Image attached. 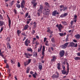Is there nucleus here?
I'll return each mask as SVG.
<instances>
[{
    "mask_svg": "<svg viewBox=\"0 0 80 80\" xmlns=\"http://www.w3.org/2000/svg\"><path fill=\"white\" fill-rule=\"evenodd\" d=\"M77 56L80 57V53H77Z\"/></svg>",
    "mask_w": 80,
    "mask_h": 80,
    "instance_id": "obj_64",
    "label": "nucleus"
},
{
    "mask_svg": "<svg viewBox=\"0 0 80 80\" xmlns=\"http://www.w3.org/2000/svg\"><path fill=\"white\" fill-rule=\"evenodd\" d=\"M6 40L7 41L10 42V37H7V38H6Z\"/></svg>",
    "mask_w": 80,
    "mask_h": 80,
    "instance_id": "obj_33",
    "label": "nucleus"
},
{
    "mask_svg": "<svg viewBox=\"0 0 80 80\" xmlns=\"http://www.w3.org/2000/svg\"><path fill=\"white\" fill-rule=\"evenodd\" d=\"M38 68H39L40 70H41V69H42V65H39V66H38Z\"/></svg>",
    "mask_w": 80,
    "mask_h": 80,
    "instance_id": "obj_37",
    "label": "nucleus"
},
{
    "mask_svg": "<svg viewBox=\"0 0 80 80\" xmlns=\"http://www.w3.org/2000/svg\"><path fill=\"white\" fill-rule=\"evenodd\" d=\"M43 9V6L42 5H40V10H42Z\"/></svg>",
    "mask_w": 80,
    "mask_h": 80,
    "instance_id": "obj_42",
    "label": "nucleus"
},
{
    "mask_svg": "<svg viewBox=\"0 0 80 80\" xmlns=\"http://www.w3.org/2000/svg\"><path fill=\"white\" fill-rule=\"evenodd\" d=\"M7 17L8 18V27L9 28V29L11 28V20H10V18L8 17V15H7Z\"/></svg>",
    "mask_w": 80,
    "mask_h": 80,
    "instance_id": "obj_11",
    "label": "nucleus"
},
{
    "mask_svg": "<svg viewBox=\"0 0 80 80\" xmlns=\"http://www.w3.org/2000/svg\"><path fill=\"white\" fill-rule=\"evenodd\" d=\"M14 1H12V2H11L10 3V5H11L12 6V5L13 4V3H14Z\"/></svg>",
    "mask_w": 80,
    "mask_h": 80,
    "instance_id": "obj_45",
    "label": "nucleus"
},
{
    "mask_svg": "<svg viewBox=\"0 0 80 80\" xmlns=\"http://www.w3.org/2000/svg\"><path fill=\"white\" fill-rule=\"evenodd\" d=\"M59 75H53V76H52V77H53V78H58V76Z\"/></svg>",
    "mask_w": 80,
    "mask_h": 80,
    "instance_id": "obj_40",
    "label": "nucleus"
},
{
    "mask_svg": "<svg viewBox=\"0 0 80 80\" xmlns=\"http://www.w3.org/2000/svg\"><path fill=\"white\" fill-rule=\"evenodd\" d=\"M66 65H67V67H68V66H69V65H68V62H66L64 61L63 62V65H66Z\"/></svg>",
    "mask_w": 80,
    "mask_h": 80,
    "instance_id": "obj_36",
    "label": "nucleus"
},
{
    "mask_svg": "<svg viewBox=\"0 0 80 80\" xmlns=\"http://www.w3.org/2000/svg\"><path fill=\"white\" fill-rule=\"evenodd\" d=\"M33 56L34 57H37L38 56V52H35L34 53V54L33 55Z\"/></svg>",
    "mask_w": 80,
    "mask_h": 80,
    "instance_id": "obj_31",
    "label": "nucleus"
},
{
    "mask_svg": "<svg viewBox=\"0 0 80 80\" xmlns=\"http://www.w3.org/2000/svg\"><path fill=\"white\" fill-rule=\"evenodd\" d=\"M2 30H3V28L2 27L1 28V29L0 30V32H1L2 31Z\"/></svg>",
    "mask_w": 80,
    "mask_h": 80,
    "instance_id": "obj_58",
    "label": "nucleus"
},
{
    "mask_svg": "<svg viewBox=\"0 0 80 80\" xmlns=\"http://www.w3.org/2000/svg\"><path fill=\"white\" fill-rule=\"evenodd\" d=\"M21 4V7L22 8H24V4Z\"/></svg>",
    "mask_w": 80,
    "mask_h": 80,
    "instance_id": "obj_52",
    "label": "nucleus"
},
{
    "mask_svg": "<svg viewBox=\"0 0 80 80\" xmlns=\"http://www.w3.org/2000/svg\"><path fill=\"white\" fill-rule=\"evenodd\" d=\"M7 47H8V48L11 49L12 48L10 46V44H9L8 43V44H7Z\"/></svg>",
    "mask_w": 80,
    "mask_h": 80,
    "instance_id": "obj_27",
    "label": "nucleus"
},
{
    "mask_svg": "<svg viewBox=\"0 0 80 80\" xmlns=\"http://www.w3.org/2000/svg\"><path fill=\"white\" fill-rule=\"evenodd\" d=\"M60 8H63V7H64V6L63 5H61L60 6Z\"/></svg>",
    "mask_w": 80,
    "mask_h": 80,
    "instance_id": "obj_57",
    "label": "nucleus"
},
{
    "mask_svg": "<svg viewBox=\"0 0 80 80\" xmlns=\"http://www.w3.org/2000/svg\"><path fill=\"white\" fill-rule=\"evenodd\" d=\"M30 68H29V67H28L27 68V73H29V71H30Z\"/></svg>",
    "mask_w": 80,
    "mask_h": 80,
    "instance_id": "obj_35",
    "label": "nucleus"
},
{
    "mask_svg": "<svg viewBox=\"0 0 80 80\" xmlns=\"http://www.w3.org/2000/svg\"><path fill=\"white\" fill-rule=\"evenodd\" d=\"M9 68V66L8 64H6V68Z\"/></svg>",
    "mask_w": 80,
    "mask_h": 80,
    "instance_id": "obj_61",
    "label": "nucleus"
},
{
    "mask_svg": "<svg viewBox=\"0 0 80 80\" xmlns=\"http://www.w3.org/2000/svg\"><path fill=\"white\" fill-rule=\"evenodd\" d=\"M68 15V13L67 12L64 13V14H62V15H61L60 16V17L61 18H63L66 17Z\"/></svg>",
    "mask_w": 80,
    "mask_h": 80,
    "instance_id": "obj_10",
    "label": "nucleus"
},
{
    "mask_svg": "<svg viewBox=\"0 0 80 80\" xmlns=\"http://www.w3.org/2000/svg\"><path fill=\"white\" fill-rule=\"evenodd\" d=\"M28 28V25L26 24L25 26H24V29L22 30V31H24V30H27Z\"/></svg>",
    "mask_w": 80,
    "mask_h": 80,
    "instance_id": "obj_13",
    "label": "nucleus"
},
{
    "mask_svg": "<svg viewBox=\"0 0 80 80\" xmlns=\"http://www.w3.org/2000/svg\"><path fill=\"white\" fill-rule=\"evenodd\" d=\"M57 69L60 70V63H58L57 64Z\"/></svg>",
    "mask_w": 80,
    "mask_h": 80,
    "instance_id": "obj_19",
    "label": "nucleus"
},
{
    "mask_svg": "<svg viewBox=\"0 0 80 80\" xmlns=\"http://www.w3.org/2000/svg\"><path fill=\"white\" fill-rule=\"evenodd\" d=\"M64 53L65 52L63 50H62L59 52V56H60L61 57H63Z\"/></svg>",
    "mask_w": 80,
    "mask_h": 80,
    "instance_id": "obj_7",
    "label": "nucleus"
},
{
    "mask_svg": "<svg viewBox=\"0 0 80 80\" xmlns=\"http://www.w3.org/2000/svg\"><path fill=\"white\" fill-rule=\"evenodd\" d=\"M32 54H30L28 53H24V56H25L27 58H30V57H31V56H32Z\"/></svg>",
    "mask_w": 80,
    "mask_h": 80,
    "instance_id": "obj_3",
    "label": "nucleus"
},
{
    "mask_svg": "<svg viewBox=\"0 0 80 80\" xmlns=\"http://www.w3.org/2000/svg\"><path fill=\"white\" fill-rule=\"evenodd\" d=\"M41 13H42V10H38L37 12L38 16H40V14H41Z\"/></svg>",
    "mask_w": 80,
    "mask_h": 80,
    "instance_id": "obj_16",
    "label": "nucleus"
},
{
    "mask_svg": "<svg viewBox=\"0 0 80 80\" xmlns=\"http://www.w3.org/2000/svg\"><path fill=\"white\" fill-rule=\"evenodd\" d=\"M38 75V73H37L36 72H34V74H33L32 76H33V77L34 78H36V76Z\"/></svg>",
    "mask_w": 80,
    "mask_h": 80,
    "instance_id": "obj_24",
    "label": "nucleus"
},
{
    "mask_svg": "<svg viewBox=\"0 0 80 80\" xmlns=\"http://www.w3.org/2000/svg\"><path fill=\"white\" fill-rule=\"evenodd\" d=\"M3 18L2 16V15L0 14V19H1V20H2Z\"/></svg>",
    "mask_w": 80,
    "mask_h": 80,
    "instance_id": "obj_49",
    "label": "nucleus"
},
{
    "mask_svg": "<svg viewBox=\"0 0 80 80\" xmlns=\"http://www.w3.org/2000/svg\"><path fill=\"white\" fill-rule=\"evenodd\" d=\"M52 46H53V47H54L55 46H56V45L55 44H52Z\"/></svg>",
    "mask_w": 80,
    "mask_h": 80,
    "instance_id": "obj_59",
    "label": "nucleus"
},
{
    "mask_svg": "<svg viewBox=\"0 0 80 80\" xmlns=\"http://www.w3.org/2000/svg\"><path fill=\"white\" fill-rule=\"evenodd\" d=\"M59 36L61 37H63L66 35V32H64V33H59Z\"/></svg>",
    "mask_w": 80,
    "mask_h": 80,
    "instance_id": "obj_12",
    "label": "nucleus"
},
{
    "mask_svg": "<svg viewBox=\"0 0 80 80\" xmlns=\"http://www.w3.org/2000/svg\"><path fill=\"white\" fill-rule=\"evenodd\" d=\"M52 14H53V16H55L57 14H59V12H57L56 11H54L53 12Z\"/></svg>",
    "mask_w": 80,
    "mask_h": 80,
    "instance_id": "obj_14",
    "label": "nucleus"
},
{
    "mask_svg": "<svg viewBox=\"0 0 80 80\" xmlns=\"http://www.w3.org/2000/svg\"><path fill=\"white\" fill-rule=\"evenodd\" d=\"M42 51V55H43V56L41 57V59H43V57H44V51H45V47L43 46V49Z\"/></svg>",
    "mask_w": 80,
    "mask_h": 80,
    "instance_id": "obj_6",
    "label": "nucleus"
},
{
    "mask_svg": "<svg viewBox=\"0 0 80 80\" xmlns=\"http://www.w3.org/2000/svg\"><path fill=\"white\" fill-rule=\"evenodd\" d=\"M21 66V65L20 64V62H18V67H20Z\"/></svg>",
    "mask_w": 80,
    "mask_h": 80,
    "instance_id": "obj_44",
    "label": "nucleus"
},
{
    "mask_svg": "<svg viewBox=\"0 0 80 80\" xmlns=\"http://www.w3.org/2000/svg\"><path fill=\"white\" fill-rule=\"evenodd\" d=\"M24 44L25 45V46H28V44H30V40H28V39H26L25 40V41L24 42Z\"/></svg>",
    "mask_w": 80,
    "mask_h": 80,
    "instance_id": "obj_9",
    "label": "nucleus"
},
{
    "mask_svg": "<svg viewBox=\"0 0 80 80\" xmlns=\"http://www.w3.org/2000/svg\"><path fill=\"white\" fill-rule=\"evenodd\" d=\"M0 56L3 57V55H2V52H0Z\"/></svg>",
    "mask_w": 80,
    "mask_h": 80,
    "instance_id": "obj_55",
    "label": "nucleus"
},
{
    "mask_svg": "<svg viewBox=\"0 0 80 80\" xmlns=\"http://www.w3.org/2000/svg\"><path fill=\"white\" fill-rule=\"evenodd\" d=\"M48 43V41H46V42H45V45H46L47 46H48V45H47V43Z\"/></svg>",
    "mask_w": 80,
    "mask_h": 80,
    "instance_id": "obj_48",
    "label": "nucleus"
},
{
    "mask_svg": "<svg viewBox=\"0 0 80 80\" xmlns=\"http://www.w3.org/2000/svg\"><path fill=\"white\" fill-rule=\"evenodd\" d=\"M31 59H29L28 60V63L27 64H24V65H28V64H29L30 63H31Z\"/></svg>",
    "mask_w": 80,
    "mask_h": 80,
    "instance_id": "obj_18",
    "label": "nucleus"
},
{
    "mask_svg": "<svg viewBox=\"0 0 80 80\" xmlns=\"http://www.w3.org/2000/svg\"><path fill=\"white\" fill-rule=\"evenodd\" d=\"M42 46H41V47L40 48H38V52H39L41 51V49H42Z\"/></svg>",
    "mask_w": 80,
    "mask_h": 80,
    "instance_id": "obj_30",
    "label": "nucleus"
},
{
    "mask_svg": "<svg viewBox=\"0 0 80 80\" xmlns=\"http://www.w3.org/2000/svg\"><path fill=\"white\" fill-rule=\"evenodd\" d=\"M62 68L63 69V70H61V72H62V74H66V75L67 76L68 73V71L69 70V68H68V66L67 67V72L66 71L65 67L64 66H62Z\"/></svg>",
    "mask_w": 80,
    "mask_h": 80,
    "instance_id": "obj_1",
    "label": "nucleus"
},
{
    "mask_svg": "<svg viewBox=\"0 0 80 80\" xmlns=\"http://www.w3.org/2000/svg\"><path fill=\"white\" fill-rule=\"evenodd\" d=\"M16 7L17 8H20V5L18 4H17Z\"/></svg>",
    "mask_w": 80,
    "mask_h": 80,
    "instance_id": "obj_34",
    "label": "nucleus"
},
{
    "mask_svg": "<svg viewBox=\"0 0 80 80\" xmlns=\"http://www.w3.org/2000/svg\"><path fill=\"white\" fill-rule=\"evenodd\" d=\"M27 50L28 51L31 52H32V49L31 48H28L27 49Z\"/></svg>",
    "mask_w": 80,
    "mask_h": 80,
    "instance_id": "obj_28",
    "label": "nucleus"
},
{
    "mask_svg": "<svg viewBox=\"0 0 80 80\" xmlns=\"http://www.w3.org/2000/svg\"><path fill=\"white\" fill-rule=\"evenodd\" d=\"M27 40V39H26V37H24V39L22 40V41H24V40Z\"/></svg>",
    "mask_w": 80,
    "mask_h": 80,
    "instance_id": "obj_60",
    "label": "nucleus"
},
{
    "mask_svg": "<svg viewBox=\"0 0 80 80\" xmlns=\"http://www.w3.org/2000/svg\"><path fill=\"white\" fill-rule=\"evenodd\" d=\"M74 18H73V20H74V22H76L77 21V16L76 15H75L74 16Z\"/></svg>",
    "mask_w": 80,
    "mask_h": 80,
    "instance_id": "obj_17",
    "label": "nucleus"
},
{
    "mask_svg": "<svg viewBox=\"0 0 80 80\" xmlns=\"http://www.w3.org/2000/svg\"><path fill=\"white\" fill-rule=\"evenodd\" d=\"M73 42H77V41L76 40L73 39Z\"/></svg>",
    "mask_w": 80,
    "mask_h": 80,
    "instance_id": "obj_62",
    "label": "nucleus"
},
{
    "mask_svg": "<svg viewBox=\"0 0 80 80\" xmlns=\"http://www.w3.org/2000/svg\"><path fill=\"white\" fill-rule=\"evenodd\" d=\"M62 25H63L64 26L67 25V23L66 21L62 22Z\"/></svg>",
    "mask_w": 80,
    "mask_h": 80,
    "instance_id": "obj_23",
    "label": "nucleus"
},
{
    "mask_svg": "<svg viewBox=\"0 0 80 80\" xmlns=\"http://www.w3.org/2000/svg\"><path fill=\"white\" fill-rule=\"evenodd\" d=\"M50 49H51V50L52 51H53V48L52 47H50Z\"/></svg>",
    "mask_w": 80,
    "mask_h": 80,
    "instance_id": "obj_63",
    "label": "nucleus"
},
{
    "mask_svg": "<svg viewBox=\"0 0 80 80\" xmlns=\"http://www.w3.org/2000/svg\"><path fill=\"white\" fill-rule=\"evenodd\" d=\"M34 4L33 5V7L34 8H35L36 7V6H37V3L36 2L35 3L33 4Z\"/></svg>",
    "mask_w": 80,
    "mask_h": 80,
    "instance_id": "obj_39",
    "label": "nucleus"
},
{
    "mask_svg": "<svg viewBox=\"0 0 80 80\" xmlns=\"http://www.w3.org/2000/svg\"><path fill=\"white\" fill-rule=\"evenodd\" d=\"M68 9V8L67 7H64L63 8V9L64 10H67Z\"/></svg>",
    "mask_w": 80,
    "mask_h": 80,
    "instance_id": "obj_43",
    "label": "nucleus"
},
{
    "mask_svg": "<svg viewBox=\"0 0 80 80\" xmlns=\"http://www.w3.org/2000/svg\"><path fill=\"white\" fill-rule=\"evenodd\" d=\"M56 27L57 28H58V29L59 30V32H61V29L62 28V25H61V24H57L56 25Z\"/></svg>",
    "mask_w": 80,
    "mask_h": 80,
    "instance_id": "obj_4",
    "label": "nucleus"
},
{
    "mask_svg": "<svg viewBox=\"0 0 80 80\" xmlns=\"http://www.w3.org/2000/svg\"><path fill=\"white\" fill-rule=\"evenodd\" d=\"M28 16H29L28 15V13H26V14H25V17H27Z\"/></svg>",
    "mask_w": 80,
    "mask_h": 80,
    "instance_id": "obj_56",
    "label": "nucleus"
},
{
    "mask_svg": "<svg viewBox=\"0 0 80 80\" xmlns=\"http://www.w3.org/2000/svg\"><path fill=\"white\" fill-rule=\"evenodd\" d=\"M34 33H35V31H34V30H32V32H31V33L33 34H34Z\"/></svg>",
    "mask_w": 80,
    "mask_h": 80,
    "instance_id": "obj_46",
    "label": "nucleus"
},
{
    "mask_svg": "<svg viewBox=\"0 0 80 80\" xmlns=\"http://www.w3.org/2000/svg\"><path fill=\"white\" fill-rule=\"evenodd\" d=\"M47 32H49V33H50V35H52V31H51L50 30V29H48V30L47 31Z\"/></svg>",
    "mask_w": 80,
    "mask_h": 80,
    "instance_id": "obj_21",
    "label": "nucleus"
},
{
    "mask_svg": "<svg viewBox=\"0 0 80 80\" xmlns=\"http://www.w3.org/2000/svg\"><path fill=\"white\" fill-rule=\"evenodd\" d=\"M21 4L25 5V1L24 0H23Z\"/></svg>",
    "mask_w": 80,
    "mask_h": 80,
    "instance_id": "obj_38",
    "label": "nucleus"
},
{
    "mask_svg": "<svg viewBox=\"0 0 80 80\" xmlns=\"http://www.w3.org/2000/svg\"><path fill=\"white\" fill-rule=\"evenodd\" d=\"M32 0V1L31 2V3H32V4L35 3V2H36V0Z\"/></svg>",
    "mask_w": 80,
    "mask_h": 80,
    "instance_id": "obj_41",
    "label": "nucleus"
},
{
    "mask_svg": "<svg viewBox=\"0 0 80 80\" xmlns=\"http://www.w3.org/2000/svg\"><path fill=\"white\" fill-rule=\"evenodd\" d=\"M22 35L26 36V34H25V33L23 32V33H22Z\"/></svg>",
    "mask_w": 80,
    "mask_h": 80,
    "instance_id": "obj_51",
    "label": "nucleus"
},
{
    "mask_svg": "<svg viewBox=\"0 0 80 80\" xmlns=\"http://www.w3.org/2000/svg\"><path fill=\"white\" fill-rule=\"evenodd\" d=\"M47 40V38H44V40H43V42H46V41Z\"/></svg>",
    "mask_w": 80,
    "mask_h": 80,
    "instance_id": "obj_53",
    "label": "nucleus"
},
{
    "mask_svg": "<svg viewBox=\"0 0 80 80\" xmlns=\"http://www.w3.org/2000/svg\"><path fill=\"white\" fill-rule=\"evenodd\" d=\"M53 58L51 59V62H54L55 61V59H56V57L55 56H53L52 57Z\"/></svg>",
    "mask_w": 80,
    "mask_h": 80,
    "instance_id": "obj_25",
    "label": "nucleus"
},
{
    "mask_svg": "<svg viewBox=\"0 0 80 80\" xmlns=\"http://www.w3.org/2000/svg\"><path fill=\"white\" fill-rule=\"evenodd\" d=\"M51 42H52L53 43H55V39H54V38H51Z\"/></svg>",
    "mask_w": 80,
    "mask_h": 80,
    "instance_id": "obj_29",
    "label": "nucleus"
},
{
    "mask_svg": "<svg viewBox=\"0 0 80 80\" xmlns=\"http://www.w3.org/2000/svg\"><path fill=\"white\" fill-rule=\"evenodd\" d=\"M35 43L36 44V45H39V42H35Z\"/></svg>",
    "mask_w": 80,
    "mask_h": 80,
    "instance_id": "obj_54",
    "label": "nucleus"
},
{
    "mask_svg": "<svg viewBox=\"0 0 80 80\" xmlns=\"http://www.w3.org/2000/svg\"><path fill=\"white\" fill-rule=\"evenodd\" d=\"M45 4L46 6H48V7H50V5H49V4L48 2H45Z\"/></svg>",
    "mask_w": 80,
    "mask_h": 80,
    "instance_id": "obj_32",
    "label": "nucleus"
},
{
    "mask_svg": "<svg viewBox=\"0 0 80 80\" xmlns=\"http://www.w3.org/2000/svg\"><path fill=\"white\" fill-rule=\"evenodd\" d=\"M73 22H74V21H71V22H70V24H71V25H72V24H73Z\"/></svg>",
    "mask_w": 80,
    "mask_h": 80,
    "instance_id": "obj_50",
    "label": "nucleus"
},
{
    "mask_svg": "<svg viewBox=\"0 0 80 80\" xmlns=\"http://www.w3.org/2000/svg\"><path fill=\"white\" fill-rule=\"evenodd\" d=\"M69 43L70 44L69 45V46L71 47V48H77V46H78V44H77V43L76 44V45H75V43H73L72 42H71Z\"/></svg>",
    "mask_w": 80,
    "mask_h": 80,
    "instance_id": "obj_2",
    "label": "nucleus"
},
{
    "mask_svg": "<svg viewBox=\"0 0 80 80\" xmlns=\"http://www.w3.org/2000/svg\"><path fill=\"white\" fill-rule=\"evenodd\" d=\"M50 11H47V10L43 11V13L44 15H48L49 14H50Z\"/></svg>",
    "mask_w": 80,
    "mask_h": 80,
    "instance_id": "obj_8",
    "label": "nucleus"
},
{
    "mask_svg": "<svg viewBox=\"0 0 80 80\" xmlns=\"http://www.w3.org/2000/svg\"><path fill=\"white\" fill-rule=\"evenodd\" d=\"M74 59H75V60H76V61L80 60V57H75V58H74Z\"/></svg>",
    "mask_w": 80,
    "mask_h": 80,
    "instance_id": "obj_20",
    "label": "nucleus"
},
{
    "mask_svg": "<svg viewBox=\"0 0 80 80\" xmlns=\"http://www.w3.org/2000/svg\"><path fill=\"white\" fill-rule=\"evenodd\" d=\"M75 38H76V39L78 40H79V38H80V35L78 34L76 35L75 36Z\"/></svg>",
    "mask_w": 80,
    "mask_h": 80,
    "instance_id": "obj_15",
    "label": "nucleus"
},
{
    "mask_svg": "<svg viewBox=\"0 0 80 80\" xmlns=\"http://www.w3.org/2000/svg\"><path fill=\"white\" fill-rule=\"evenodd\" d=\"M68 41H69V40H68V37H67L66 38V42H67Z\"/></svg>",
    "mask_w": 80,
    "mask_h": 80,
    "instance_id": "obj_47",
    "label": "nucleus"
},
{
    "mask_svg": "<svg viewBox=\"0 0 80 80\" xmlns=\"http://www.w3.org/2000/svg\"><path fill=\"white\" fill-rule=\"evenodd\" d=\"M21 32H22V31H21L20 30H17V34H18V36H19V35L21 34Z\"/></svg>",
    "mask_w": 80,
    "mask_h": 80,
    "instance_id": "obj_22",
    "label": "nucleus"
},
{
    "mask_svg": "<svg viewBox=\"0 0 80 80\" xmlns=\"http://www.w3.org/2000/svg\"><path fill=\"white\" fill-rule=\"evenodd\" d=\"M68 45V42H67L65 43H64L63 45H62L61 46V48L62 49H65L67 47V46Z\"/></svg>",
    "mask_w": 80,
    "mask_h": 80,
    "instance_id": "obj_5",
    "label": "nucleus"
},
{
    "mask_svg": "<svg viewBox=\"0 0 80 80\" xmlns=\"http://www.w3.org/2000/svg\"><path fill=\"white\" fill-rule=\"evenodd\" d=\"M3 24H4V22H3V21H0V26H2Z\"/></svg>",
    "mask_w": 80,
    "mask_h": 80,
    "instance_id": "obj_26",
    "label": "nucleus"
}]
</instances>
